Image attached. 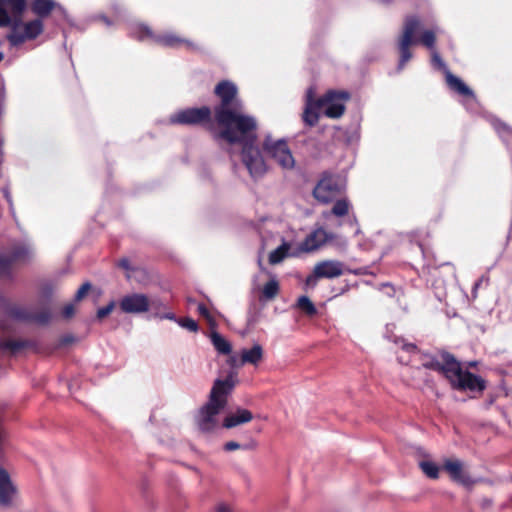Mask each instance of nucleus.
Returning <instances> with one entry per match:
<instances>
[{
	"mask_svg": "<svg viewBox=\"0 0 512 512\" xmlns=\"http://www.w3.org/2000/svg\"><path fill=\"white\" fill-rule=\"evenodd\" d=\"M236 384L237 376L234 372H230L224 379L214 381L207 403L193 416L194 425L200 432L210 433L218 427V415L225 408L228 395Z\"/></svg>",
	"mask_w": 512,
	"mask_h": 512,
	"instance_id": "obj_1",
	"label": "nucleus"
},
{
	"mask_svg": "<svg viewBox=\"0 0 512 512\" xmlns=\"http://www.w3.org/2000/svg\"><path fill=\"white\" fill-rule=\"evenodd\" d=\"M216 512H233L231 507L227 504L220 503L216 506Z\"/></svg>",
	"mask_w": 512,
	"mask_h": 512,
	"instance_id": "obj_36",
	"label": "nucleus"
},
{
	"mask_svg": "<svg viewBox=\"0 0 512 512\" xmlns=\"http://www.w3.org/2000/svg\"><path fill=\"white\" fill-rule=\"evenodd\" d=\"M445 75L447 84L451 89L457 91L462 95L472 94L471 90L464 84V82L460 78L454 76L448 70H445Z\"/></svg>",
	"mask_w": 512,
	"mask_h": 512,
	"instance_id": "obj_23",
	"label": "nucleus"
},
{
	"mask_svg": "<svg viewBox=\"0 0 512 512\" xmlns=\"http://www.w3.org/2000/svg\"><path fill=\"white\" fill-rule=\"evenodd\" d=\"M264 359L263 347L255 343L249 348L242 349L240 352V358L235 355H231L227 359V364L232 368L241 367L245 364L258 366Z\"/></svg>",
	"mask_w": 512,
	"mask_h": 512,
	"instance_id": "obj_13",
	"label": "nucleus"
},
{
	"mask_svg": "<svg viewBox=\"0 0 512 512\" xmlns=\"http://www.w3.org/2000/svg\"><path fill=\"white\" fill-rule=\"evenodd\" d=\"M421 42L427 47H432L435 42V34L432 31H425L422 34Z\"/></svg>",
	"mask_w": 512,
	"mask_h": 512,
	"instance_id": "obj_32",
	"label": "nucleus"
},
{
	"mask_svg": "<svg viewBox=\"0 0 512 512\" xmlns=\"http://www.w3.org/2000/svg\"><path fill=\"white\" fill-rule=\"evenodd\" d=\"M179 325L189 331L196 332L198 330L197 323L191 318H185L178 321Z\"/></svg>",
	"mask_w": 512,
	"mask_h": 512,
	"instance_id": "obj_29",
	"label": "nucleus"
},
{
	"mask_svg": "<svg viewBox=\"0 0 512 512\" xmlns=\"http://www.w3.org/2000/svg\"><path fill=\"white\" fill-rule=\"evenodd\" d=\"M198 312L208 321L211 327H214L216 325L214 318L211 316V314L204 305H198Z\"/></svg>",
	"mask_w": 512,
	"mask_h": 512,
	"instance_id": "obj_34",
	"label": "nucleus"
},
{
	"mask_svg": "<svg viewBox=\"0 0 512 512\" xmlns=\"http://www.w3.org/2000/svg\"><path fill=\"white\" fill-rule=\"evenodd\" d=\"M298 307L308 315L316 314V308L312 301L307 296H301L298 299Z\"/></svg>",
	"mask_w": 512,
	"mask_h": 512,
	"instance_id": "obj_27",
	"label": "nucleus"
},
{
	"mask_svg": "<svg viewBox=\"0 0 512 512\" xmlns=\"http://www.w3.org/2000/svg\"><path fill=\"white\" fill-rule=\"evenodd\" d=\"M43 31V24L40 20H33L22 24V20L15 24L8 34L7 39L13 46L20 45L27 40L35 39Z\"/></svg>",
	"mask_w": 512,
	"mask_h": 512,
	"instance_id": "obj_8",
	"label": "nucleus"
},
{
	"mask_svg": "<svg viewBox=\"0 0 512 512\" xmlns=\"http://www.w3.org/2000/svg\"><path fill=\"white\" fill-rule=\"evenodd\" d=\"M253 419L252 413L243 408H238L234 412L229 413L223 420V427L232 429L237 426L249 423Z\"/></svg>",
	"mask_w": 512,
	"mask_h": 512,
	"instance_id": "obj_19",
	"label": "nucleus"
},
{
	"mask_svg": "<svg viewBox=\"0 0 512 512\" xmlns=\"http://www.w3.org/2000/svg\"><path fill=\"white\" fill-rule=\"evenodd\" d=\"M432 62L434 63V65L439 66V67L444 66L439 55L435 52L432 54Z\"/></svg>",
	"mask_w": 512,
	"mask_h": 512,
	"instance_id": "obj_39",
	"label": "nucleus"
},
{
	"mask_svg": "<svg viewBox=\"0 0 512 512\" xmlns=\"http://www.w3.org/2000/svg\"><path fill=\"white\" fill-rule=\"evenodd\" d=\"M215 94L220 99V104L215 110V118H217V113L222 109L225 111L239 109L237 101L238 89L234 83L227 80L218 83L215 87Z\"/></svg>",
	"mask_w": 512,
	"mask_h": 512,
	"instance_id": "obj_10",
	"label": "nucleus"
},
{
	"mask_svg": "<svg viewBox=\"0 0 512 512\" xmlns=\"http://www.w3.org/2000/svg\"><path fill=\"white\" fill-rule=\"evenodd\" d=\"M26 9V0H0V28L19 23Z\"/></svg>",
	"mask_w": 512,
	"mask_h": 512,
	"instance_id": "obj_7",
	"label": "nucleus"
},
{
	"mask_svg": "<svg viewBox=\"0 0 512 512\" xmlns=\"http://www.w3.org/2000/svg\"><path fill=\"white\" fill-rule=\"evenodd\" d=\"M330 239V235L322 228L314 230L310 233L300 245V251L311 252L322 245H324Z\"/></svg>",
	"mask_w": 512,
	"mask_h": 512,
	"instance_id": "obj_18",
	"label": "nucleus"
},
{
	"mask_svg": "<svg viewBox=\"0 0 512 512\" xmlns=\"http://www.w3.org/2000/svg\"><path fill=\"white\" fill-rule=\"evenodd\" d=\"M263 148L272 159L283 169H293L295 159L287 143L282 139L267 136L263 142Z\"/></svg>",
	"mask_w": 512,
	"mask_h": 512,
	"instance_id": "obj_6",
	"label": "nucleus"
},
{
	"mask_svg": "<svg viewBox=\"0 0 512 512\" xmlns=\"http://www.w3.org/2000/svg\"><path fill=\"white\" fill-rule=\"evenodd\" d=\"M114 308H115V303L112 301L108 305H106L105 307H102V308L98 309V311H97V318L99 320L104 319L105 317H107L114 310Z\"/></svg>",
	"mask_w": 512,
	"mask_h": 512,
	"instance_id": "obj_30",
	"label": "nucleus"
},
{
	"mask_svg": "<svg viewBox=\"0 0 512 512\" xmlns=\"http://www.w3.org/2000/svg\"><path fill=\"white\" fill-rule=\"evenodd\" d=\"M349 206L350 205L347 200H345V199L338 200L332 208V213L338 217L344 216L348 213Z\"/></svg>",
	"mask_w": 512,
	"mask_h": 512,
	"instance_id": "obj_28",
	"label": "nucleus"
},
{
	"mask_svg": "<svg viewBox=\"0 0 512 512\" xmlns=\"http://www.w3.org/2000/svg\"><path fill=\"white\" fill-rule=\"evenodd\" d=\"M224 448L227 451H234L240 448V444L235 441H230L225 444Z\"/></svg>",
	"mask_w": 512,
	"mask_h": 512,
	"instance_id": "obj_35",
	"label": "nucleus"
},
{
	"mask_svg": "<svg viewBox=\"0 0 512 512\" xmlns=\"http://www.w3.org/2000/svg\"><path fill=\"white\" fill-rule=\"evenodd\" d=\"M422 472L431 479H437L440 474V467L433 461L423 460L419 463Z\"/></svg>",
	"mask_w": 512,
	"mask_h": 512,
	"instance_id": "obj_26",
	"label": "nucleus"
},
{
	"mask_svg": "<svg viewBox=\"0 0 512 512\" xmlns=\"http://www.w3.org/2000/svg\"><path fill=\"white\" fill-rule=\"evenodd\" d=\"M3 59V54L0 52V61Z\"/></svg>",
	"mask_w": 512,
	"mask_h": 512,
	"instance_id": "obj_43",
	"label": "nucleus"
},
{
	"mask_svg": "<svg viewBox=\"0 0 512 512\" xmlns=\"http://www.w3.org/2000/svg\"><path fill=\"white\" fill-rule=\"evenodd\" d=\"M6 267V261L0 257V271L4 270Z\"/></svg>",
	"mask_w": 512,
	"mask_h": 512,
	"instance_id": "obj_40",
	"label": "nucleus"
},
{
	"mask_svg": "<svg viewBox=\"0 0 512 512\" xmlns=\"http://www.w3.org/2000/svg\"><path fill=\"white\" fill-rule=\"evenodd\" d=\"M262 297L266 300L274 299L279 292V282L275 277H271L269 281L261 289Z\"/></svg>",
	"mask_w": 512,
	"mask_h": 512,
	"instance_id": "obj_25",
	"label": "nucleus"
},
{
	"mask_svg": "<svg viewBox=\"0 0 512 512\" xmlns=\"http://www.w3.org/2000/svg\"><path fill=\"white\" fill-rule=\"evenodd\" d=\"M216 121L219 125V137L229 144L254 143L257 139V121L239 109L234 111L220 110Z\"/></svg>",
	"mask_w": 512,
	"mask_h": 512,
	"instance_id": "obj_2",
	"label": "nucleus"
},
{
	"mask_svg": "<svg viewBox=\"0 0 512 512\" xmlns=\"http://www.w3.org/2000/svg\"><path fill=\"white\" fill-rule=\"evenodd\" d=\"M166 318L173 320L174 319V315L169 313V314L166 315Z\"/></svg>",
	"mask_w": 512,
	"mask_h": 512,
	"instance_id": "obj_42",
	"label": "nucleus"
},
{
	"mask_svg": "<svg viewBox=\"0 0 512 512\" xmlns=\"http://www.w3.org/2000/svg\"><path fill=\"white\" fill-rule=\"evenodd\" d=\"M348 99L349 95L344 91H329L323 97L316 98L315 91L309 89L306 93L303 121L314 126L319 120L320 111L329 118H339L345 112Z\"/></svg>",
	"mask_w": 512,
	"mask_h": 512,
	"instance_id": "obj_3",
	"label": "nucleus"
},
{
	"mask_svg": "<svg viewBox=\"0 0 512 512\" xmlns=\"http://www.w3.org/2000/svg\"><path fill=\"white\" fill-rule=\"evenodd\" d=\"M343 273V264L336 260H325L314 266L313 274L308 276L307 285L315 286L319 278H336Z\"/></svg>",
	"mask_w": 512,
	"mask_h": 512,
	"instance_id": "obj_14",
	"label": "nucleus"
},
{
	"mask_svg": "<svg viewBox=\"0 0 512 512\" xmlns=\"http://www.w3.org/2000/svg\"><path fill=\"white\" fill-rule=\"evenodd\" d=\"M156 41L167 47H179L185 44H189L186 40L180 38L174 33L168 32L157 37Z\"/></svg>",
	"mask_w": 512,
	"mask_h": 512,
	"instance_id": "obj_24",
	"label": "nucleus"
},
{
	"mask_svg": "<svg viewBox=\"0 0 512 512\" xmlns=\"http://www.w3.org/2000/svg\"><path fill=\"white\" fill-rule=\"evenodd\" d=\"M402 350L406 351V352H409V353H412V352L416 351V346L414 344H410V343H403L402 344Z\"/></svg>",
	"mask_w": 512,
	"mask_h": 512,
	"instance_id": "obj_38",
	"label": "nucleus"
},
{
	"mask_svg": "<svg viewBox=\"0 0 512 512\" xmlns=\"http://www.w3.org/2000/svg\"><path fill=\"white\" fill-rule=\"evenodd\" d=\"M120 308L125 313L139 314L147 312L150 308L149 298L140 293L124 296L120 301Z\"/></svg>",
	"mask_w": 512,
	"mask_h": 512,
	"instance_id": "obj_17",
	"label": "nucleus"
},
{
	"mask_svg": "<svg viewBox=\"0 0 512 512\" xmlns=\"http://www.w3.org/2000/svg\"><path fill=\"white\" fill-rule=\"evenodd\" d=\"M142 30H143V33H144L145 35H147V36H149V35H150V31H149L148 27L144 26V27H142Z\"/></svg>",
	"mask_w": 512,
	"mask_h": 512,
	"instance_id": "obj_41",
	"label": "nucleus"
},
{
	"mask_svg": "<svg viewBox=\"0 0 512 512\" xmlns=\"http://www.w3.org/2000/svg\"><path fill=\"white\" fill-rule=\"evenodd\" d=\"M254 143H247L242 146V160L252 176L263 175L267 170L264 156Z\"/></svg>",
	"mask_w": 512,
	"mask_h": 512,
	"instance_id": "obj_11",
	"label": "nucleus"
},
{
	"mask_svg": "<svg viewBox=\"0 0 512 512\" xmlns=\"http://www.w3.org/2000/svg\"><path fill=\"white\" fill-rule=\"evenodd\" d=\"M20 495L9 472L0 466V506L10 508L18 504Z\"/></svg>",
	"mask_w": 512,
	"mask_h": 512,
	"instance_id": "obj_12",
	"label": "nucleus"
},
{
	"mask_svg": "<svg viewBox=\"0 0 512 512\" xmlns=\"http://www.w3.org/2000/svg\"><path fill=\"white\" fill-rule=\"evenodd\" d=\"M291 244L286 241H282V243L272 250L268 255V261L271 265H276L282 262L286 257L293 256L294 253H290Z\"/></svg>",
	"mask_w": 512,
	"mask_h": 512,
	"instance_id": "obj_20",
	"label": "nucleus"
},
{
	"mask_svg": "<svg viewBox=\"0 0 512 512\" xmlns=\"http://www.w3.org/2000/svg\"><path fill=\"white\" fill-rule=\"evenodd\" d=\"M430 367L442 373L456 390L481 392L485 388L482 378L464 370L461 364L448 353H442Z\"/></svg>",
	"mask_w": 512,
	"mask_h": 512,
	"instance_id": "obj_4",
	"label": "nucleus"
},
{
	"mask_svg": "<svg viewBox=\"0 0 512 512\" xmlns=\"http://www.w3.org/2000/svg\"><path fill=\"white\" fill-rule=\"evenodd\" d=\"M56 8L60 6L53 0H34L32 4L34 13L42 17L49 15Z\"/></svg>",
	"mask_w": 512,
	"mask_h": 512,
	"instance_id": "obj_22",
	"label": "nucleus"
},
{
	"mask_svg": "<svg viewBox=\"0 0 512 512\" xmlns=\"http://www.w3.org/2000/svg\"><path fill=\"white\" fill-rule=\"evenodd\" d=\"M442 469L453 482L459 485L470 487L478 482L477 477L471 473L469 465L459 458H445L442 463Z\"/></svg>",
	"mask_w": 512,
	"mask_h": 512,
	"instance_id": "obj_5",
	"label": "nucleus"
},
{
	"mask_svg": "<svg viewBox=\"0 0 512 512\" xmlns=\"http://www.w3.org/2000/svg\"><path fill=\"white\" fill-rule=\"evenodd\" d=\"M91 285L89 283H84L75 294V301H81L90 291Z\"/></svg>",
	"mask_w": 512,
	"mask_h": 512,
	"instance_id": "obj_33",
	"label": "nucleus"
},
{
	"mask_svg": "<svg viewBox=\"0 0 512 512\" xmlns=\"http://www.w3.org/2000/svg\"><path fill=\"white\" fill-rule=\"evenodd\" d=\"M420 23L417 19L407 21L404 32L400 41V63L403 65L411 58L409 47L416 42V34L419 30Z\"/></svg>",
	"mask_w": 512,
	"mask_h": 512,
	"instance_id": "obj_15",
	"label": "nucleus"
},
{
	"mask_svg": "<svg viewBox=\"0 0 512 512\" xmlns=\"http://www.w3.org/2000/svg\"><path fill=\"white\" fill-rule=\"evenodd\" d=\"M345 188V181L338 176L326 175L316 185L314 197L322 202L328 203Z\"/></svg>",
	"mask_w": 512,
	"mask_h": 512,
	"instance_id": "obj_9",
	"label": "nucleus"
},
{
	"mask_svg": "<svg viewBox=\"0 0 512 512\" xmlns=\"http://www.w3.org/2000/svg\"><path fill=\"white\" fill-rule=\"evenodd\" d=\"M210 340L216 349V351L220 354L229 355V357L232 355V345L231 343L223 337L221 334H219L217 331H212L210 334Z\"/></svg>",
	"mask_w": 512,
	"mask_h": 512,
	"instance_id": "obj_21",
	"label": "nucleus"
},
{
	"mask_svg": "<svg viewBox=\"0 0 512 512\" xmlns=\"http://www.w3.org/2000/svg\"><path fill=\"white\" fill-rule=\"evenodd\" d=\"M77 307L74 303L66 304L62 309V315L66 319L72 318L76 313Z\"/></svg>",
	"mask_w": 512,
	"mask_h": 512,
	"instance_id": "obj_31",
	"label": "nucleus"
},
{
	"mask_svg": "<svg viewBox=\"0 0 512 512\" xmlns=\"http://www.w3.org/2000/svg\"><path fill=\"white\" fill-rule=\"evenodd\" d=\"M211 110L206 107L189 108L176 113L172 120L181 124H200L210 120Z\"/></svg>",
	"mask_w": 512,
	"mask_h": 512,
	"instance_id": "obj_16",
	"label": "nucleus"
},
{
	"mask_svg": "<svg viewBox=\"0 0 512 512\" xmlns=\"http://www.w3.org/2000/svg\"><path fill=\"white\" fill-rule=\"evenodd\" d=\"M118 266L126 271H129L130 270V263H129V260L126 259V258H123L121 260H119L118 262Z\"/></svg>",
	"mask_w": 512,
	"mask_h": 512,
	"instance_id": "obj_37",
	"label": "nucleus"
}]
</instances>
